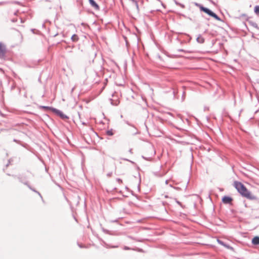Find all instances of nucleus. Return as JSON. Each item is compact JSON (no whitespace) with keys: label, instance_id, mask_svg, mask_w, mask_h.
Here are the masks:
<instances>
[{"label":"nucleus","instance_id":"obj_1","mask_svg":"<svg viewBox=\"0 0 259 259\" xmlns=\"http://www.w3.org/2000/svg\"><path fill=\"white\" fill-rule=\"evenodd\" d=\"M233 185L242 197L250 200L257 199V197L253 195L241 182L235 181Z\"/></svg>","mask_w":259,"mask_h":259},{"label":"nucleus","instance_id":"obj_2","mask_svg":"<svg viewBox=\"0 0 259 259\" xmlns=\"http://www.w3.org/2000/svg\"><path fill=\"white\" fill-rule=\"evenodd\" d=\"M233 185L242 197L250 200L257 199V197L253 195L241 182L235 181Z\"/></svg>","mask_w":259,"mask_h":259},{"label":"nucleus","instance_id":"obj_3","mask_svg":"<svg viewBox=\"0 0 259 259\" xmlns=\"http://www.w3.org/2000/svg\"><path fill=\"white\" fill-rule=\"evenodd\" d=\"M233 185L242 197L250 200L257 199V197L253 195L241 182L235 181Z\"/></svg>","mask_w":259,"mask_h":259},{"label":"nucleus","instance_id":"obj_4","mask_svg":"<svg viewBox=\"0 0 259 259\" xmlns=\"http://www.w3.org/2000/svg\"><path fill=\"white\" fill-rule=\"evenodd\" d=\"M196 6L199 7L200 11L208 15L209 16H218L215 13L212 12L210 9L204 7L202 5L196 3Z\"/></svg>","mask_w":259,"mask_h":259},{"label":"nucleus","instance_id":"obj_5","mask_svg":"<svg viewBox=\"0 0 259 259\" xmlns=\"http://www.w3.org/2000/svg\"><path fill=\"white\" fill-rule=\"evenodd\" d=\"M52 111L54 113H55L56 114H57V115L60 116V117L61 118H62V119H67V118H68V117L66 115H65L63 113H62L60 110H58L56 109H52Z\"/></svg>","mask_w":259,"mask_h":259},{"label":"nucleus","instance_id":"obj_6","mask_svg":"<svg viewBox=\"0 0 259 259\" xmlns=\"http://www.w3.org/2000/svg\"><path fill=\"white\" fill-rule=\"evenodd\" d=\"M6 52V49L5 46L0 42V57H3Z\"/></svg>","mask_w":259,"mask_h":259},{"label":"nucleus","instance_id":"obj_7","mask_svg":"<svg viewBox=\"0 0 259 259\" xmlns=\"http://www.w3.org/2000/svg\"><path fill=\"white\" fill-rule=\"evenodd\" d=\"M89 4L90 5L93 7L95 10H99V6L98 4L95 1V0H89Z\"/></svg>","mask_w":259,"mask_h":259},{"label":"nucleus","instance_id":"obj_8","mask_svg":"<svg viewBox=\"0 0 259 259\" xmlns=\"http://www.w3.org/2000/svg\"><path fill=\"white\" fill-rule=\"evenodd\" d=\"M233 199L229 196H224L222 199V201L225 204H230L232 202Z\"/></svg>","mask_w":259,"mask_h":259},{"label":"nucleus","instance_id":"obj_9","mask_svg":"<svg viewBox=\"0 0 259 259\" xmlns=\"http://www.w3.org/2000/svg\"><path fill=\"white\" fill-rule=\"evenodd\" d=\"M252 243L253 245H258L259 244V237L255 236L252 239Z\"/></svg>","mask_w":259,"mask_h":259},{"label":"nucleus","instance_id":"obj_10","mask_svg":"<svg viewBox=\"0 0 259 259\" xmlns=\"http://www.w3.org/2000/svg\"><path fill=\"white\" fill-rule=\"evenodd\" d=\"M254 12L256 15L259 16V5H256L254 7Z\"/></svg>","mask_w":259,"mask_h":259},{"label":"nucleus","instance_id":"obj_11","mask_svg":"<svg viewBox=\"0 0 259 259\" xmlns=\"http://www.w3.org/2000/svg\"><path fill=\"white\" fill-rule=\"evenodd\" d=\"M71 39L73 41L76 42L78 40V36L76 34H73L71 37Z\"/></svg>","mask_w":259,"mask_h":259},{"label":"nucleus","instance_id":"obj_12","mask_svg":"<svg viewBox=\"0 0 259 259\" xmlns=\"http://www.w3.org/2000/svg\"><path fill=\"white\" fill-rule=\"evenodd\" d=\"M197 41L199 43H203L204 41V39L203 37L199 36L197 39Z\"/></svg>","mask_w":259,"mask_h":259},{"label":"nucleus","instance_id":"obj_13","mask_svg":"<svg viewBox=\"0 0 259 259\" xmlns=\"http://www.w3.org/2000/svg\"><path fill=\"white\" fill-rule=\"evenodd\" d=\"M106 133L109 136H112L114 134V133H113V131L112 130L107 131Z\"/></svg>","mask_w":259,"mask_h":259},{"label":"nucleus","instance_id":"obj_14","mask_svg":"<svg viewBox=\"0 0 259 259\" xmlns=\"http://www.w3.org/2000/svg\"><path fill=\"white\" fill-rule=\"evenodd\" d=\"M219 242L220 244H222V245L225 246L226 247L229 248V249H232V247H230L226 244H225L222 241H219Z\"/></svg>","mask_w":259,"mask_h":259},{"label":"nucleus","instance_id":"obj_15","mask_svg":"<svg viewBox=\"0 0 259 259\" xmlns=\"http://www.w3.org/2000/svg\"><path fill=\"white\" fill-rule=\"evenodd\" d=\"M131 1H132L133 4H134L135 5L137 6V7H138V2L136 0H130Z\"/></svg>","mask_w":259,"mask_h":259},{"label":"nucleus","instance_id":"obj_16","mask_svg":"<svg viewBox=\"0 0 259 259\" xmlns=\"http://www.w3.org/2000/svg\"><path fill=\"white\" fill-rule=\"evenodd\" d=\"M175 2L176 4V5H177L181 6L182 7H184V5L181 4L180 3L177 2L176 1H175Z\"/></svg>","mask_w":259,"mask_h":259},{"label":"nucleus","instance_id":"obj_17","mask_svg":"<svg viewBox=\"0 0 259 259\" xmlns=\"http://www.w3.org/2000/svg\"><path fill=\"white\" fill-rule=\"evenodd\" d=\"M41 108H42L43 109H52L51 108H50L49 107H47V106H42V107H41Z\"/></svg>","mask_w":259,"mask_h":259},{"label":"nucleus","instance_id":"obj_18","mask_svg":"<svg viewBox=\"0 0 259 259\" xmlns=\"http://www.w3.org/2000/svg\"><path fill=\"white\" fill-rule=\"evenodd\" d=\"M117 181H118V182L119 183H120V184H121V183H122V180H120V179H117Z\"/></svg>","mask_w":259,"mask_h":259},{"label":"nucleus","instance_id":"obj_19","mask_svg":"<svg viewBox=\"0 0 259 259\" xmlns=\"http://www.w3.org/2000/svg\"><path fill=\"white\" fill-rule=\"evenodd\" d=\"M240 16H247L246 14H242Z\"/></svg>","mask_w":259,"mask_h":259},{"label":"nucleus","instance_id":"obj_20","mask_svg":"<svg viewBox=\"0 0 259 259\" xmlns=\"http://www.w3.org/2000/svg\"><path fill=\"white\" fill-rule=\"evenodd\" d=\"M217 20H220V17H214Z\"/></svg>","mask_w":259,"mask_h":259},{"label":"nucleus","instance_id":"obj_21","mask_svg":"<svg viewBox=\"0 0 259 259\" xmlns=\"http://www.w3.org/2000/svg\"><path fill=\"white\" fill-rule=\"evenodd\" d=\"M221 13H222L223 16H225V14L224 13H223V12H221Z\"/></svg>","mask_w":259,"mask_h":259},{"label":"nucleus","instance_id":"obj_22","mask_svg":"<svg viewBox=\"0 0 259 259\" xmlns=\"http://www.w3.org/2000/svg\"><path fill=\"white\" fill-rule=\"evenodd\" d=\"M181 16H183V17H184V16H185V15H181Z\"/></svg>","mask_w":259,"mask_h":259}]
</instances>
